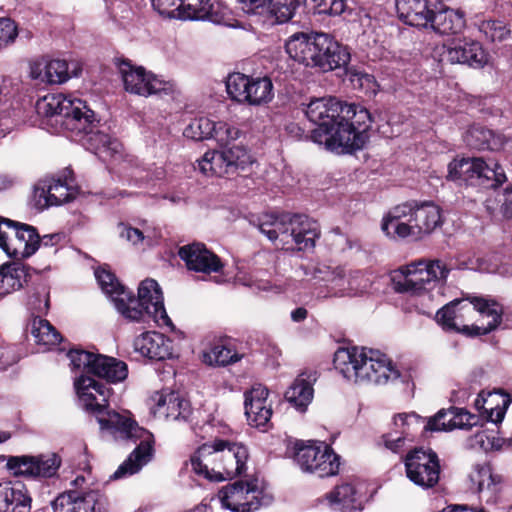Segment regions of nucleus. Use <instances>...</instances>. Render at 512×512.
Returning a JSON list of instances; mask_svg holds the SVG:
<instances>
[{
    "instance_id": "obj_1",
    "label": "nucleus",
    "mask_w": 512,
    "mask_h": 512,
    "mask_svg": "<svg viewBox=\"0 0 512 512\" xmlns=\"http://www.w3.org/2000/svg\"><path fill=\"white\" fill-rule=\"evenodd\" d=\"M36 110L39 115L55 118L56 124H60L64 130L76 134H93L99 142V149L118 151L119 142L116 139L95 131L99 120L96 119L95 112L81 99H72L62 93L48 94L37 101Z\"/></svg>"
},
{
    "instance_id": "obj_2",
    "label": "nucleus",
    "mask_w": 512,
    "mask_h": 512,
    "mask_svg": "<svg viewBox=\"0 0 512 512\" xmlns=\"http://www.w3.org/2000/svg\"><path fill=\"white\" fill-rule=\"evenodd\" d=\"M285 50L294 61L323 73L346 67L351 59L349 48L324 32L294 33Z\"/></svg>"
},
{
    "instance_id": "obj_3",
    "label": "nucleus",
    "mask_w": 512,
    "mask_h": 512,
    "mask_svg": "<svg viewBox=\"0 0 512 512\" xmlns=\"http://www.w3.org/2000/svg\"><path fill=\"white\" fill-rule=\"evenodd\" d=\"M94 415L102 430L109 431L116 438L137 444L110 479L118 480L133 475L152 459L155 440L150 431L140 427L134 419L109 408Z\"/></svg>"
},
{
    "instance_id": "obj_4",
    "label": "nucleus",
    "mask_w": 512,
    "mask_h": 512,
    "mask_svg": "<svg viewBox=\"0 0 512 512\" xmlns=\"http://www.w3.org/2000/svg\"><path fill=\"white\" fill-rule=\"evenodd\" d=\"M333 365L346 379L355 383L387 384L400 377V372L385 354L366 348H339Z\"/></svg>"
},
{
    "instance_id": "obj_5",
    "label": "nucleus",
    "mask_w": 512,
    "mask_h": 512,
    "mask_svg": "<svg viewBox=\"0 0 512 512\" xmlns=\"http://www.w3.org/2000/svg\"><path fill=\"white\" fill-rule=\"evenodd\" d=\"M116 309L130 321L140 322L148 318L158 325H173L164 306L161 287L152 278H147L139 284L137 297L127 289L125 296L116 300Z\"/></svg>"
},
{
    "instance_id": "obj_6",
    "label": "nucleus",
    "mask_w": 512,
    "mask_h": 512,
    "mask_svg": "<svg viewBox=\"0 0 512 512\" xmlns=\"http://www.w3.org/2000/svg\"><path fill=\"white\" fill-rule=\"evenodd\" d=\"M337 138H331L332 152L351 154L364 148L369 141L374 118L361 104L344 103Z\"/></svg>"
},
{
    "instance_id": "obj_7",
    "label": "nucleus",
    "mask_w": 512,
    "mask_h": 512,
    "mask_svg": "<svg viewBox=\"0 0 512 512\" xmlns=\"http://www.w3.org/2000/svg\"><path fill=\"white\" fill-rule=\"evenodd\" d=\"M286 455L304 472H310L320 478L335 476L340 468V456L330 445L312 440H289Z\"/></svg>"
},
{
    "instance_id": "obj_8",
    "label": "nucleus",
    "mask_w": 512,
    "mask_h": 512,
    "mask_svg": "<svg viewBox=\"0 0 512 512\" xmlns=\"http://www.w3.org/2000/svg\"><path fill=\"white\" fill-rule=\"evenodd\" d=\"M448 179L466 186L497 189L507 181V176L498 163L491 167L481 157H464L449 163Z\"/></svg>"
},
{
    "instance_id": "obj_9",
    "label": "nucleus",
    "mask_w": 512,
    "mask_h": 512,
    "mask_svg": "<svg viewBox=\"0 0 512 512\" xmlns=\"http://www.w3.org/2000/svg\"><path fill=\"white\" fill-rule=\"evenodd\" d=\"M275 234L277 241L286 249L308 251L315 247L320 238L319 224L303 214L276 213Z\"/></svg>"
},
{
    "instance_id": "obj_10",
    "label": "nucleus",
    "mask_w": 512,
    "mask_h": 512,
    "mask_svg": "<svg viewBox=\"0 0 512 512\" xmlns=\"http://www.w3.org/2000/svg\"><path fill=\"white\" fill-rule=\"evenodd\" d=\"M342 104L343 102L335 97L315 98L309 102L305 110L309 121L316 125L310 132V139L314 143L324 144L329 151H332L330 138H337L338 135Z\"/></svg>"
},
{
    "instance_id": "obj_11",
    "label": "nucleus",
    "mask_w": 512,
    "mask_h": 512,
    "mask_svg": "<svg viewBox=\"0 0 512 512\" xmlns=\"http://www.w3.org/2000/svg\"><path fill=\"white\" fill-rule=\"evenodd\" d=\"M252 162V157L244 146L229 144L220 150L207 151L198 161V166L206 176L232 178L245 172Z\"/></svg>"
},
{
    "instance_id": "obj_12",
    "label": "nucleus",
    "mask_w": 512,
    "mask_h": 512,
    "mask_svg": "<svg viewBox=\"0 0 512 512\" xmlns=\"http://www.w3.org/2000/svg\"><path fill=\"white\" fill-rule=\"evenodd\" d=\"M0 248L12 259H27L40 248V235L32 225L0 216Z\"/></svg>"
},
{
    "instance_id": "obj_13",
    "label": "nucleus",
    "mask_w": 512,
    "mask_h": 512,
    "mask_svg": "<svg viewBox=\"0 0 512 512\" xmlns=\"http://www.w3.org/2000/svg\"><path fill=\"white\" fill-rule=\"evenodd\" d=\"M124 88L127 92L140 95H171L174 92V84L170 81L159 79L152 72H148L143 66H137L126 58H116L115 62Z\"/></svg>"
},
{
    "instance_id": "obj_14",
    "label": "nucleus",
    "mask_w": 512,
    "mask_h": 512,
    "mask_svg": "<svg viewBox=\"0 0 512 512\" xmlns=\"http://www.w3.org/2000/svg\"><path fill=\"white\" fill-rule=\"evenodd\" d=\"M407 478L415 485L423 488H434L440 479V460L431 448L415 447L404 457Z\"/></svg>"
},
{
    "instance_id": "obj_15",
    "label": "nucleus",
    "mask_w": 512,
    "mask_h": 512,
    "mask_svg": "<svg viewBox=\"0 0 512 512\" xmlns=\"http://www.w3.org/2000/svg\"><path fill=\"white\" fill-rule=\"evenodd\" d=\"M61 463V457L56 453H52L38 456H10L6 466L14 476L51 478L57 474Z\"/></svg>"
},
{
    "instance_id": "obj_16",
    "label": "nucleus",
    "mask_w": 512,
    "mask_h": 512,
    "mask_svg": "<svg viewBox=\"0 0 512 512\" xmlns=\"http://www.w3.org/2000/svg\"><path fill=\"white\" fill-rule=\"evenodd\" d=\"M269 390L262 384H255L244 393V409L248 424L267 432L273 427L272 405L268 401Z\"/></svg>"
},
{
    "instance_id": "obj_17",
    "label": "nucleus",
    "mask_w": 512,
    "mask_h": 512,
    "mask_svg": "<svg viewBox=\"0 0 512 512\" xmlns=\"http://www.w3.org/2000/svg\"><path fill=\"white\" fill-rule=\"evenodd\" d=\"M56 512H107L109 501L99 490L80 494L76 490L61 493L53 502Z\"/></svg>"
},
{
    "instance_id": "obj_18",
    "label": "nucleus",
    "mask_w": 512,
    "mask_h": 512,
    "mask_svg": "<svg viewBox=\"0 0 512 512\" xmlns=\"http://www.w3.org/2000/svg\"><path fill=\"white\" fill-rule=\"evenodd\" d=\"M178 256L185 262L187 269L194 272L219 273L224 267L221 258L201 242H193L180 247Z\"/></svg>"
},
{
    "instance_id": "obj_19",
    "label": "nucleus",
    "mask_w": 512,
    "mask_h": 512,
    "mask_svg": "<svg viewBox=\"0 0 512 512\" xmlns=\"http://www.w3.org/2000/svg\"><path fill=\"white\" fill-rule=\"evenodd\" d=\"M75 389L84 409L92 414L105 412L109 408V396L112 389L88 375H81L75 381Z\"/></svg>"
},
{
    "instance_id": "obj_20",
    "label": "nucleus",
    "mask_w": 512,
    "mask_h": 512,
    "mask_svg": "<svg viewBox=\"0 0 512 512\" xmlns=\"http://www.w3.org/2000/svg\"><path fill=\"white\" fill-rule=\"evenodd\" d=\"M224 439H215L211 443H204L191 455L192 470L199 476L210 481L221 482L220 452L224 446Z\"/></svg>"
},
{
    "instance_id": "obj_21",
    "label": "nucleus",
    "mask_w": 512,
    "mask_h": 512,
    "mask_svg": "<svg viewBox=\"0 0 512 512\" xmlns=\"http://www.w3.org/2000/svg\"><path fill=\"white\" fill-rule=\"evenodd\" d=\"M478 416L465 408L451 406L440 409L434 416L427 419L424 432L452 431L454 429L469 430L478 423Z\"/></svg>"
},
{
    "instance_id": "obj_22",
    "label": "nucleus",
    "mask_w": 512,
    "mask_h": 512,
    "mask_svg": "<svg viewBox=\"0 0 512 512\" xmlns=\"http://www.w3.org/2000/svg\"><path fill=\"white\" fill-rule=\"evenodd\" d=\"M451 64L467 65L472 68H482L487 63V54L479 41L462 38L454 39L444 53Z\"/></svg>"
},
{
    "instance_id": "obj_23",
    "label": "nucleus",
    "mask_w": 512,
    "mask_h": 512,
    "mask_svg": "<svg viewBox=\"0 0 512 512\" xmlns=\"http://www.w3.org/2000/svg\"><path fill=\"white\" fill-rule=\"evenodd\" d=\"M441 8V0H396L399 19L413 27L428 28L435 9Z\"/></svg>"
},
{
    "instance_id": "obj_24",
    "label": "nucleus",
    "mask_w": 512,
    "mask_h": 512,
    "mask_svg": "<svg viewBox=\"0 0 512 512\" xmlns=\"http://www.w3.org/2000/svg\"><path fill=\"white\" fill-rule=\"evenodd\" d=\"M224 443L219 455L220 463H218L223 481L243 475L249 459V450L245 444L225 439Z\"/></svg>"
},
{
    "instance_id": "obj_25",
    "label": "nucleus",
    "mask_w": 512,
    "mask_h": 512,
    "mask_svg": "<svg viewBox=\"0 0 512 512\" xmlns=\"http://www.w3.org/2000/svg\"><path fill=\"white\" fill-rule=\"evenodd\" d=\"M468 478V487L473 493L486 494V502H496L502 490V477L493 473L489 463L476 464Z\"/></svg>"
},
{
    "instance_id": "obj_26",
    "label": "nucleus",
    "mask_w": 512,
    "mask_h": 512,
    "mask_svg": "<svg viewBox=\"0 0 512 512\" xmlns=\"http://www.w3.org/2000/svg\"><path fill=\"white\" fill-rule=\"evenodd\" d=\"M134 348L150 360L163 361L173 357L172 340L155 331H148L134 340Z\"/></svg>"
},
{
    "instance_id": "obj_27",
    "label": "nucleus",
    "mask_w": 512,
    "mask_h": 512,
    "mask_svg": "<svg viewBox=\"0 0 512 512\" xmlns=\"http://www.w3.org/2000/svg\"><path fill=\"white\" fill-rule=\"evenodd\" d=\"M259 490L258 479L237 480L223 487L220 491V497L223 505L232 511L250 512L252 503L246 500L249 493H255Z\"/></svg>"
},
{
    "instance_id": "obj_28",
    "label": "nucleus",
    "mask_w": 512,
    "mask_h": 512,
    "mask_svg": "<svg viewBox=\"0 0 512 512\" xmlns=\"http://www.w3.org/2000/svg\"><path fill=\"white\" fill-rule=\"evenodd\" d=\"M31 503L32 498L23 483H0V512H30Z\"/></svg>"
},
{
    "instance_id": "obj_29",
    "label": "nucleus",
    "mask_w": 512,
    "mask_h": 512,
    "mask_svg": "<svg viewBox=\"0 0 512 512\" xmlns=\"http://www.w3.org/2000/svg\"><path fill=\"white\" fill-rule=\"evenodd\" d=\"M87 375L98 377L107 383H118L127 378L128 366L124 361L96 353Z\"/></svg>"
},
{
    "instance_id": "obj_30",
    "label": "nucleus",
    "mask_w": 512,
    "mask_h": 512,
    "mask_svg": "<svg viewBox=\"0 0 512 512\" xmlns=\"http://www.w3.org/2000/svg\"><path fill=\"white\" fill-rule=\"evenodd\" d=\"M35 270L20 262H7L0 266V297L21 289Z\"/></svg>"
},
{
    "instance_id": "obj_31",
    "label": "nucleus",
    "mask_w": 512,
    "mask_h": 512,
    "mask_svg": "<svg viewBox=\"0 0 512 512\" xmlns=\"http://www.w3.org/2000/svg\"><path fill=\"white\" fill-rule=\"evenodd\" d=\"M465 27L464 13L446 7L441 1V8L435 9L431 15L428 28L441 35L457 34Z\"/></svg>"
},
{
    "instance_id": "obj_32",
    "label": "nucleus",
    "mask_w": 512,
    "mask_h": 512,
    "mask_svg": "<svg viewBox=\"0 0 512 512\" xmlns=\"http://www.w3.org/2000/svg\"><path fill=\"white\" fill-rule=\"evenodd\" d=\"M153 400L159 410L165 408V415L168 419L186 422L192 415L190 402L177 392H156Z\"/></svg>"
},
{
    "instance_id": "obj_33",
    "label": "nucleus",
    "mask_w": 512,
    "mask_h": 512,
    "mask_svg": "<svg viewBox=\"0 0 512 512\" xmlns=\"http://www.w3.org/2000/svg\"><path fill=\"white\" fill-rule=\"evenodd\" d=\"M416 229L419 238L423 235L430 234L436 227L441 225V211L439 206L433 202H415V206L411 215L408 218Z\"/></svg>"
},
{
    "instance_id": "obj_34",
    "label": "nucleus",
    "mask_w": 512,
    "mask_h": 512,
    "mask_svg": "<svg viewBox=\"0 0 512 512\" xmlns=\"http://www.w3.org/2000/svg\"><path fill=\"white\" fill-rule=\"evenodd\" d=\"M315 374L301 373L285 392V399L298 411L305 412L313 399Z\"/></svg>"
},
{
    "instance_id": "obj_35",
    "label": "nucleus",
    "mask_w": 512,
    "mask_h": 512,
    "mask_svg": "<svg viewBox=\"0 0 512 512\" xmlns=\"http://www.w3.org/2000/svg\"><path fill=\"white\" fill-rule=\"evenodd\" d=\"M178 8V19L181 20H208L220 23L223 19L210 0H181Z\"/></svg>"
},
{
    "instance_id": "obj_36",
    "label": "nucleus",
    "mask_w": 512,
    "mask_h": 512,
    "mask_svg": "<svg viewBox=\"0 0 512 512\" xmlns=\"http://www.w3.org/2000/svg\"><path fill=\"white\" fill-rule=\"evenodd\" d=\"M464 141L471 149L497 151L504 142L500 134L480 124H474L467 130Z\"/></svg>"
},
{
    "instance_id": "obj_37",
    "label": "nucleus",
    "mask_w": 512,
    "mask_h": 512,
    "mask_svg": "<svg viewBox=\"0 0 512 512\" xmlns=\"http://www.w3.org/2000/svg\"><path fill=\"white\" fill-rule=\"evenodd\" d=\"M31 76L48 84H61L71 77L67 61L61 59H52L43 65L35 63L31 67Z\"/></svg>"
},
{
    "instance_id": "obj_38",
    "label": "nucleus",
    "mask_w": 512,
    "mask_h": 512,
    "mask_svg": "<svg viewBox=\"0 0 512 512\" xmlns=\"http://www.w3.org/2000/svg\"><path fill=\"white\" fill-rule=\"evenodd\" d=\"M245 103L250 106H260L272 101L274 97V86L268 76L250 77V90L245 95Z\"/></svg>"
},
{
    "instance_id": "obj_39",
    "label": "nucleus",
    "mask_w": 512,
    "mask_h": 512,
    "mask_svg": "<svg viewBox=\"0 0 512 512\" xmlns=\"http://www.w3.org/2000/svg\"><path fill=\"white\" fill-rule=\"evenodd\" d=\"M511 402V395L502 390L489 393L483 403V409L487 413V419L494 424L502 422Z\"/></svg>"
},
{
    "instance_id": "obj_40",
    "label": "nucleus",
    "mask_w": 512,
    "mask_h": 512,
    "mask_svg": "<svg viewBox=\"0 0 512 512\" xmlns=\"http://www.w3.org/2000/svg\"><path fill=\"white\" fill-rule=\"evenodd\" d=\"M242 357L230 345L219 342L203 353V362L210 366H227L240 361Z\"/></svg>"
},
{
    "instance_id": "obj_41",
    "label": "nucleus",
    "mask_w": 512,
    "mask_h": 512,
    "mask_svg": "<svg viewBox=\"0 0 512 512\" xmlns=\"http://www.w3.org/2000/svg\"><path fill=\"white\" fill-rule=\"evenodd\" d=\"M346 76L354 90L362 93L364 96L371 98L379 91V84L372 74L360 71L356 68H349L348 65L343 67Z\"/></svg>"
},
{
    "instance_id": "obj_42",
    "label": "nucleus",
    "mask_w": 512,
    "mask_h": 512,
    "mask_svg": "<svg viewBox=\"0 0 512 512\" xmlns=\"http://www.w3.org/2000/svg\"><path fill=\"white\" fill-rule=\"evenodd\" d=\"M331 505L339 506L342 510L355 511L357 505V491L351 483L337 485L332 491L326 494Z\"/></svg>"
},
{
    "instance_id": "obj_43",
    "label": "nucleus",
    "mask_w": 512,
    "mask_h": 512,
    "mask_svg": "<svg viewBox=\"0 0 512 512\" xmlns=\"http://www.w3.org/2000/svg\"><path fill=\"white\" fill-rule=\"evenodd\" d=\"M465 300L473 306V310L482 315L492 317L491 321H496V328L501 325L504 309L496 299L484 296L468 295L465 297Z\"/></svg>"
},
{
    "instance_id": "obj_44",
    "label": "nucleus",
    "mask_w": 512,
    "mask_h": 512,
    "mask_svg": "<svg viewBox=\"0 0 512 512\" xmlns=\"http://www.w3.org/2000/svg\"><path fill=\"white\" fill-rule=\"evenodd\" d=\"M250 77L240 72L230 73L226 80V91L230 99L239 104H244V96L250 90Z\"/></svg>"
},
{
    "instance_id": "obj_45",
    "label": "nucleus",
    "mask_w": 512,
    "mask_h": 512,
    "mask_svg": "<svg viewBox=\"0 0 512 512\" xmlns=\"http://www.w3.org/2000/svg\"><path fill=\"white\" fill-rule=\"evenodd\" d=\"M95 276L101 289L113 298L115 304L119 297L125 296L127 288L118 281L115 274L110 270L98 269Z\"/></svg>"
},
{
    "instance_id": "obj_46",
    "label": "nucleus",
    "mask_w": 512,
    "mask_h": 512,
    "mask_svg": "<svg viewBox=\"0 0 512 512\" xmlns=\"http://www.w3.org/2000/svg\"><path fill=\"white\" fill-rule=\"evenodd\" d=\"M308 12L318 15L337 16L344 12L346 0H302Z\"/></svg>"
},
{
    "instance_id": "obj_47",
    "label": "nucleus",
    "mask_w": 512,
    "mask_h": 512,
    "mask_svg": "<svg viewBox=\"0 0 512 512\" xmlns=\"http://www.w3.org/2000/svg\"><path fill=\"white\" fill-rule=\"evenodd\" d=\"M215 129V121L207 117H199L193 119L184 129L183 135L186 138L202 141L211 139V133Z\"/></svg>"
},
{
    "instance_id": "obj_48",
    "label": "nucleus",
    "mask_w": 512,
    "mask_h": 512,
    "mask_svg": "<svg viewBox=\"0 0 512 512\" xmlns=\"http://www.w3.org/2000/svg\"><path fill=\"white\" fill-rule=\"evenodd\" d=\"M50 190L54 205H61L63 203H68L75 198V191L72 187L73 179L70 181L65 177L61 178H50Z\"/></svg>"
},
{
    "instance_id": "obj_49",
    "label": "nucleus",
    "mask_w": 512,
    "mask_h": 512,
    "mask_svg": "<svg viewBox=\"0 0 512 512\" xmlns=\"http://www.w3.org/2000/svg\"><path fill=\"white\" fill-rule=\"evenodd\" d=\"M466 301L463 299H454L439 309L436 313V321L446 332H456L460 325L455 321L457 305Z\"/></svg>"
},
{
    "instance_id": "obj_50",
    "label": "nucleus",
    "mask_w": 512,
    "mask_h": 512,
    "mask_svg": "<svg viewBox=\"0 0 512 512\" xmlns=\"http://www.w3.org/2000/svg\"><path fill=\"white\" fill-rule=\"evenodd\" d=\"M416 201L405 202L393 207L382 221V231L385 234H390L391 223L407 221L411 218Z\"/></svg>"
},
{
    "instance_id": "obj_51",
    "label": "nucleus",
    "mask_w": 512,
    "mask_h": 512,
    "mask_svg": "<svg viewBox=\"0 0 512 512\" xmlns=\"http://www.w3.org/2000/svg\"><path fill=\"white\" fill-rule=\"evenodd\" d=\"M302 0H271L268 14L274 16L279 23L289 21L299 7Z\"/></svg>"
},
{
    "instance_id": "obj_52",
    "label": "nucleus",
    "mask_w": 512,
    "mask_h": 512,
    "mask_svg": "<svg viewBox=\"0 0 512 512\" xmlns=\"http://www.w3.org/2000/svg\"><path fill=\"white\" fill-rule=\"evenodd\" d=\"M32 333L39 344L57 345L62 341L61 334L45 319L39 320L38 326L33 327Z\"/></svg>"
},
{
    "instance_id": "obj_53",
    "label": "nucleus",
    "mask_w": 512,
    "mask_h": 512,
    "mask_svg": "<svg viewBox=\"0 0 512 512\" xmlns=\"http://www.w3.org/2000/svg\"><path fill=\"white\" fill-rule=\"evenodd\" d=\"M480 31L484 33L486 39L492 42H501L510 36V29L500 20L483 21Z\"/></svg>"
},
{
    "instance_id": "obj_54",
    "label": "nucleus",
    "mask_w": 512,
    "mask_h": 512,
    "mask_svg": "<svg viewBox=\"0 0 512 512\" xmlns=\"http://www.w3.org/2000/svg\"><path fill=\"white\" fill-rule=\"evenodd\" d=\"M211 134V139L216 140L222 148L225 145H229L230 141L238 139L241 131L226 122L218 121L215 122V129Z\"/></svg>"
},
{
    "instance_id": "obj_55",
    "label": "nucleus",
    "mask_w": 512,
    "mask_h": 512,
    "mask_svg": "<svg viewBox=\"0 0 512 512\" xmlns=\"http://www.w3.org/2000/svg\"><path fill=\"white\" fill-rule=\"evenodd\" d=\"M95 354L82 348H71L67 353V357L70 359L73 369L82 370L83 375H87Z\"/></svg>"
},
{
    "instance_id": "obj_56",
    "label": "nucleus",
    "mask_w": 512,
    "mask_h": 512,
    "mask_svg": "<svg viewBox=\"0 0 512 512\" xmlns=\"http://www.w3.org/2000/svg\"><path fill=\"white\" fill-rule=\"evenodd\" d=\"M393 288L397 293L420 294L421 292L414 284V279L407 268H402L399 273H395L392 278Z\"/></svg>"
},
{
    "instance_id": "obj_57",
    "label": "nucleus",
    "mask_w": 512,
    "mask_h": 512,
    "mask_svg": "<svg viewBox=\"0 0 512 512\" xmlns=\"http://www.w3.org/2000/svg\"><path fill=\"white\" fill-rule=\"evenodd\" d=\"M50 182L49 179L40 180L35 186H34V200L35 205L38 208H47L49 206L54 205L52 197H50L51 190H50Z\"/></svg>"
},
{
    "instance_id": "obj_58",
    "label": "nucleus",
    "mask_w": 512,
    "mask_h": 512,
    "mask_svg": "<svg viewBox=\"0 0 512 512\" xmlns=\"http://www.w3.org/2000/svg\"><path fill=\"white\" fill-rule=\"evenodd\" d=\"M18 29L11 18H0V49L15 41Z\"/></svg>"
},
{
    "instance_id": "obj_59",
    "label": "nucleus",
    "mask_w": 512,
    "mask_h": 512,
    "mask_svg": "<svg viewBox=\"0 0 512 512\" xmlns=\"http://www.w3.org/2000/svg\"><path fill=\"white\" fill-rule=\"evenodd\" d=\"M386 235L393 239H405L408 237L419 239V236L416 233L414 225L412 224V222H409L408 220L391 223L390 234Z\"/></svg>"
},
{
    "instance_id": "obj_60",
    "label": "nucleus",
    "mask_w": 512,
    "mask_h": 512,
    "mask_svg": "<svg viewBox=\"0 0 512 512\" xmlns=\"http://www.w3.org/2000/svg\"><path fill=\"white\" fill-rule=\"evenodd\" d=\"M181 0H151L155 11L167 18L178 19Z\"/></svg>"
},
{
    "instance_id": "obj_61",
    "label": "nucleus",
    "mask_w": 512,
    "mask_h": 512,
    "mask_svg": "<svg viewBox=\"0 0 512 512\" xmlns=\"http://www.w3.org/2000/svg\"><path fill=\"white\" fill-rule=\"evenodd\" d=\"M275 214L276 213H264L257 219V227L260 232L267 236V238L272 242L277 241V235L274 230Z\"/></svg>"
},
{
    "instance_id": "obj_62",
    "label": "nucleus",
    "mask_w": 512,
    "mask_h": 512,
    "mask_svg": "<svg viewBox=\"0 0 512 512\" xmlns=\"http://www.w3.org/2000/svg\"><path fill=\"white\" fill-rule=\"evenodd\" d=\"M406 268L414 279V284H416L419 291L426 290V284L430 283L429 271L420 266L419 263L406 266Z\"/></svg>"
},
{
    "instance_id": "obj_63",
    "label": "nucleus",
    "mask_w": 512,
    "mask_h": 512,
    "mask_svg": "<svg viewBox=\"0 0 512 512\" xmlns=\"http://www.w3.org/2000/svg\"><path fill=\"white\" fill-rule=\"evenodd\" d=\"M238 2L246 13L268 14L269 8H271V0H238Z\"/></svg>"
},
{
    "instance_id": "obj_64",
    "label": "nucleus",
    "mask_w": 512,
    "mask_h": 512,
    "mask_svg": "<svg viewBox=\"0 0 512 512\" xmlns=\"http://www.w3.org/2000/svg\"><path fill=\"white\" fill-rule=\"evenodd\" d=\"M496 329V321H490L485 327L477 325H460L456 333H460L468 337H477L487 335Z\"/></svg>"
}]
</instances>
